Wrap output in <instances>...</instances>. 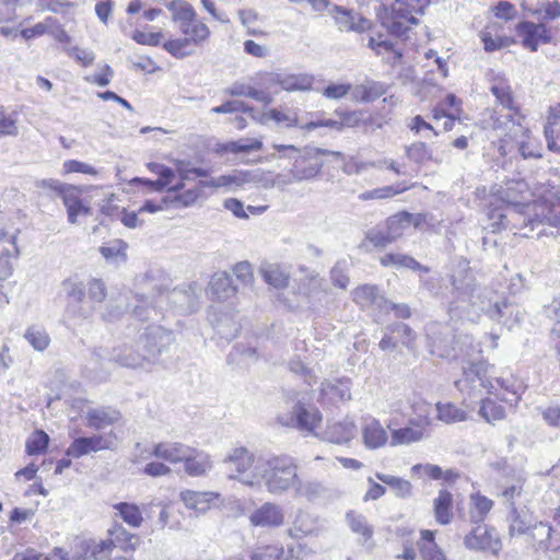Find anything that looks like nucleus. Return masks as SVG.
Listing matches in <instances>:
<instances>
[{"instance_id": "obj_1", "label": "nucleus", "mask_w": 560, "mask_h": 560, "mask_svg": "<svg viewBox=\"0 0 560 560\" xmlns=\"http://www.w3.org/2000/svg\"><path fill=\"white\" fill-rule=\"evenodd\" d=\"M298 470L296 460L282 454L259 458L254 466V476L262 481L269 493L282 495L293 489L299 477Z\"/></svg>"}, {"instance_id": "obj_2", "label": "nucleus", "mask_w": 560, "mask_h": 560, "mask_svg": "<svg viewBox=\"0 0 560 560\" xmlns=\"http://www.w3.org/2000/svg\"><path fill=\"white\" fill-rule=\"evenodd\" d=\"M430 0H395L389 10L385 8V14L381 16L382 25L388 33L396 37H402L409 31L411 24H417V14H422Z\"/></svg>"}, {"instance_id": "obj_3", "label": "nucleus", "mask_w": 560, "mask_h": 560, "mask_svg": "<svg viewBox=\"0 0 560 560\" xmlns=\"http://www.w3.org/2000/svg\"><path fill=\"white\" fill-rule=\"evenodd\" d=\"M476 278L468 267V262L458 264L457 268L450 276V289L447 290V312L451 317H464L466 312V303L471 294L476 291Z\"/></svg>"}, {"instance_id": "obj_4", "label": "nucleus", "mask_w": 560, "mask_h": 560, "mask_svg": "<svg viewBox=\"0 0 560 560\" xmlns=\"http://www.w3.org/2000/svg\"><path fill=\"white\" fill-rule=\"evenodd\" d=\"M165 5L172 13V20L178 23L182 34L185 35V38L194 42V45H199L209 38V27L197 20V13L191 4L185 0H172Z\"/></svg>"}, {"instance_id": "obj_5", "label": "nucleus", "mask_w": 560, "mask_h": 560, "mask_svg": "<svg viewBox=\"0 0 560 560\" xmlns=\"http://www.w3.org/2000/svg\"><path fill=\"white\" fill-rule=\"evenodd\" d=\"M323 155L342 159V153L339 151L304 147L293 156L294 162L290 170L291 179L288 183L315 178L324 166V162L320 159Z\"/></svg>"}, {"instance_id": "obj_6", "label": "nucleus", "mask_w": 560, "mask_h": 560, "mask_svg": "<svg viewBox=\"0 0 560 560\" xmlns=\"http://www.w3.org/2000/svg\"><path fill=\"white\" fill-rule=\"evenodd\" d=\"M429 347L432 354L448 360L464 358V342L457 339L454 329L448 325L432 324L428 329Z\"/></svg>"}, {"instance_id": "obj_7", "label": "nucleus", "mask_w": 560, "mask_h": 560, "mask_svg": "<svg viewBox=\"0 0 560 560\" xmlns=\"http://www.w3.org/2000/svg\"><path fill=\"white\" fill-rule=\"evenodd\" d=\"M106 295L105 283L101 279H91L88 282V293L83 291L73 302L65 304V317L68 319L90 318Z\"/></svg>"}, {"instance_id": "obj_8", "label": "nucleus", "mask_w": 560, "mask_h": 560, "mask_svg": "<svg viewBox=\"0 0 560 560\" xmlns=\"http://www.w3.org/2000/svg\"><path fill=\"white\" fill-rule=\"evenodd\" d=\"M174 341V335L161 326H148L139 336L138 348H142L148 364H154L158 358Z\"/></svg>"}, {"instance_id": "obj_9", "label": "nucleus", "mask_w": 560, "mask_h": 560, "mask_svg": "<svg viewBox=\"0 0 560 560\" xmlns=\"http://www.w3.org/2000/svg\"><path fill=\"white\" fill-rule=\"evenodd\" d=\"M546 225L555 228L560 225V197L555 201H547L535 207L534 217L524 218L522 229L529 228V232L537 230L536 236L548 234Z\"/></svg>"}, {"instance_id": "obj_10", "label": "nucleus", "mask_w": 560, "mask_h": 560, "mask_svg": "<svg viewBox=\"0 0 560 560\" xmlns=\"http://www.w3.org/2000/svg\"><path fill=\"white\" fill-rule=\"evenodd\" d=\"M514 31L523 48L530 52H536L540 44L547 45L552 42L549 27L540 21L522 20L515 25Z\"/></svg>"}, {"instance_id": "obj_11", "label": "nucleus", "mask_w": 560, "mask_h": 560, "mask_svg": "<svg viewBox=\"0 0 560 560\" xmlns=\"http://www.w3.org/2000/svg\"><path fill=\"white\" fill-rule=\"evenodd\" d=\"M114 438H116V435L113 432L107 435L92 434L91 436L75 438L66 450V455L73 458H81L91 453L112 450Z\"/></svg>"}, {"instance_id": "obj_12", "label": "nucleus", "mask_w": 560, "mask_h": 560, "mask_svg": "<svg viewBox=\"0 0 560 560\" xmlns=\"http://www.w3.org/2000/svg\"><path fill=\"white\" fill-rule=\"evenodd\" d=\"M501 298L502 296L492 289L477 288L466 303L464 317L470 318V312L468 310L470 307L475 314L483 313L491 319L493 315L498 314V310L495 308Z\"/></svg>"}, {"instance_id": "obj_13", "label": "nucleus", "mask_w": 560, "mask_h": 560, "mask_svg": "<svg viewBox=\"0 0 560 560\" xmlns=\"http://www.w3.org/2000/svg\"><path fill=\"white\" fill-rule=\"evenodd\" d=\"M464 544L466 548L471 550L497 551L500 541L494 529L488 528L483 524H479L466 535Z\"/></svg>"}, {"instance_id": "obj_14", "label": "nucleus", "mask_w": 560, "mask_h": 560, "mask_svg": "<svg viewBox=\"0 0 560 560\" xmlns=\"http://www.w3.org/2000/svg\"><path fill=\"white\" fill-rule=\"evenodd\" d=\"M294 497L304 499L310 503H318L331 498V490L320 480L305 479L298 477L293 487Z\"/></svg>"}, {"instance_id": "obj_15", "label": "nucleus", "mask_w": 560, "mask_h": 560, "mask_svg": "<svg viewBox=\"0 0 560 560\" xmlns=\"http://www.w3.org/2000/svg\"><path fill=\"white\" fill-rule=\"evenodd\" d=\"M110 360L121 366L130 369L144 368L149 365L145 354L142 352V348H138V340L135 341V343H126L115 347L110 353Z\"/></svg>"}, {"instance_id": "obj_16", "label": "nucleus", "mask_w": 560, "mask_h": 560, "mask_svg": "<svg viewBox=\"0 0 560 560\" xmlns=\"http://www.w3.org/2000/svg\"><path fill=\"white\" fill-rule=\"evenodd\" d=\"M282 509L272 502H266L249 516V522L256 527H279L283 524Z\"/></svg>"}, {"instance_id": "obj_17", "label": "nucleus", "mask_w": 560, "mask_h": 560, "mask_svg": "<svg viewBox=\"0 0 560 560\" xmlns=\"http://www.w3.org/2000/svg\"><path fill=\"white\" fill-rule=\"evenodd\" d=\"M36 186L55 191L62 199L67 210L78 206V203L82 201L79 197L80 190L75 186L61 183L58 179H42L36 183Z\"/></svg>"}, {"instance_id": "obj_18", "label": "nucleus", "mask_w": 560, "mask_h": 560, "mask_svg": "<svg viewBox=\"0 0 560 560\" xmlns=\"http://www.w3.org/2000/svg\"><path fill=\"white\" fill-rule=\"evenodd\" d=\"M121 419L119 410L112 407H98L88 410L85 415L86 427L96 431L114 425Z\"/></svg>"}, {"instance_id": "obj_19", "label": "nucleus", "mask_w": 560, "mask_h": 560, "mask_svg": "<svg viewBox=\"0 0 560 560\" xmlns=\"http://www.w3.org/2000/svg\"><path fill=\"white\" fill-rule=\"evenodd\" d=\"M191 447L179 442H161L153 446L151 455L177 464L190 456Z\"/></svg>"}, {"instance_id": "obj_20", "label": "nucleus", "mask_w": 560, "mask_h": 560, "mask_svg": "<svg viewBox=\"0 0 560 560\" xmlns=\"http://www.w3.org/2000/svg\"><path fill=\"white\" fill-rule=\"evenodd\" d=\"M353 301L362 308L376 307L383 310L386 307L388 300L381 293L377 285L363 284L355 288L352 292Z\"/></svg>"}, {"instance_id": "obj_21", "label": "nucleus", "mask_w": 560, "mask_h": 560, "mask_svg": "<svg viewBox=\"0 0 560 560\" xmlns=\"http://www.w3.org/2000/svg\"><path fill=\"white\" fill-rule=\"evenodd\" d=\"M237 292L233 279L226 271L215 272L209 283V294L212 300L224 302Z\"/></svg>"}, {"instance_id": "obj_22", "label": "nucleus", "mask_w": 560, "mask_h": 560, "mask_svg": "<svg viewBox=\"0 0 560 560\" xmlns=\"http://www.w3.org/2000/svg\"><path fill=\"white\" fill-rule=\"evenodd\" d=\"M335 20L340 31H353L362 33L370 28L371 22L355 13L341 7H335Z\"/></svg>"}, {"instance_id": "obj_23", "label": "nucleus", "mask_w": 560, "mask_h": 560, "mask_svg": "<svg viewBox=\"0 0 560 560\" xmlns=\"http://www.w3.org/2000/svg\"><path fill=\"white\" fill-rule=\"evenodd\" d=\"M355 435V425L352 421H337L327 424L322 439L334 444H346Z\"/></svg>"}, {"instance_id": "obj_24", "label": "nucleus", "mask_w": 560, "mask_h": 560, "mask_svg": "<svg viewBox=\"0 0 560 560\" xmlns=\"http://www.w3.org/2000/svg\"><path fill=\"white\" fill-rule=\"evenodd\" d=\"M0 244H8L0 249V280H4L12 275L10 257H18L20 252L16 235H8L3 230H0Z\"/></svg>"}, {"instance_id": "obj_25", "label": "nucleus", "mask_w": 560, "mask_h": 560, "mask_svg": "<svg viewBox=\"0 0 560 560\" xmlns=\"http://www.w3.org/2000/svg\"><path fill=\"white\" fill-rule=\"evenodd\" d=\"M368 47L376 52L378 56H383L384 60L390 65H396L401 58L402 52L396 48V44L385 38L382 34L370 36Z\"/></svg>"}, {"instance_id": "obj_26", "label": "nucleus", "mask_w": 560, "mask_h": 560, "mask_svg": "<svg viewBox=\"0 0 560 560\" xmlns=\"http://www.w3.org/2000/svg\"><path fill=\"white\" fill-rule=\"evenodd\" d=\"M292 413L300 430L313 432L322 421V413L316 407H306L301 402L293 407Z\"/></svg>"}, {"instance_id": "obj_27", "label": "nucleus", "mask_w": 560, "mask_h": 560, "mask_svg": "<svg viewBox=\"0 0 560 560\" xmlns=\"http://www.w3.org/2000/svg\"><path fill=\"white\" fill-rule=\"evenodd\" d=\"M410 423L416 425L417 428L405 427L393 431L392 444H410L422 440L423 432L421 428L429 425L430 420L427 417H424L418 420L411 419Z\"/></svg>"}, {"instance_id": "obj_28", "label": "nucleus", "mask_w": 560, "mask_h": 560, "mask_svg": "<svg viewBox=\"0 0 560 560\" xmlns=\"http://www.w3.org/2000/svg\"><path fill=\"white\" fill-rule=\"evenodd\" d=\"M486 370L482 361L468 362V365H463V378L456 382L459 389L464 386L471 384L474 388L487 387L488 381L485 377Z\"/></svg>"}, {"instance_id": "obj_29", "label": "nucleus", "mask_w": 560, "mask_h": 560, "mask_svg": "<svg viewBox=\"0 0 560 560\" xmlns=\"http://www.w3.org/2000/svg\"><path fill=\"white\" fill-rule=\"evenodd\" d=\"M218 497L214 492H199L185 490L180 492V500L187 509L205 513L210 509L211 502Z\"/></svg>"}, {"instance_id": "obj_30", "label": "nucleus", "mask_w": 560, "mask_h": 560, "mask_svg": "<svg viewBox=\"0 0 560 560\" xmlns=\"http://www.w3.org/2000/svg\"><path fill=\"white\" fill-rule=\"evenodd\" d=\"M495 310H498V314L493 315L491 319L508 327V329H512L514 325L523 319L520 307L509 303L505 298H501Z\"/></svg>"}, {"instance_id": "obj_31", "label": "nucleus", "mask_w": 560, "mask_h": 560, "mask_svg": "<svg viewBox=\"0 0 560 560\" xmlns=\"http://www.w3.org/2000/svg\"><path fill=\"white\" fill-rule=\"evenodd\" d=\"M380 262L384 267L406 268L413 271L429 272V267L422 266L413 257L400 253H387L380 258Z\"/></svg>"}, {"instance_id": "obj_32", "label": "nucleus", "mask_w": 560, "mask_h": 560, "mask_svg": "<svg viewBox=\"0 0 560 560\" xmlns=\"http://www.w3.org/2000/svg\"><path fill=\"white\" fill-rule=\"evenodd\" d=\"M184 463L185 471L194 477L206 475L212 467L210 456L203 451L195 448H191L190 456H187Z\"/></svg>"}, {"instance_id": "obj_33", "label": "nucleus", "mask_w": 560, "mask_h": 560, "mask_svg": "<svg viewBox=\"0 0 560 560\" xmlns=\"http://www.w3.org/2000/svg\"><path fill=\"white\" fill-rule=\"evenodd\" d=\"M508 522L510 535L521 536L528 533L533 524V516L524 509L517 510L516 506H512L508 514Z\"/></svg>"}, {"instance_id": "obj_34", "label": "nucleus", "mask_w": 560, "mask_h": 560, "mask_svg": "<svg viewBox=\"0 0 560 560\" xmlns=\"http://www.w3.org/2000/svg\"><path fill=\"white\" fill-rule=\"evenodd\" d=\"M110 540L108 541L112 546L118 547L124 551H133L139 545L140 538L136 534L129 533L121 525H114L108 530Z\"/></svg>"}, {"instance_id": "obj_35", "label": "nucleus", "mask_w": 560, "mask_h": 560, "mask_svg": "<svg viewBox=\"0 0 560 560\" xmlns=\"http://www.w3.org/2000/svg\"><path fill=\"white\" fill-rule=\"evenodd\" d=\"M260 273L265 282L276 289H283L289 284V273L278 264L261 265Z\"/></svg>"}, {"instance_id": "obj_36", "label": "nucleus", "mask_w": 560, "mask_h": 560, "mask_svg": "<svg viewBox=\"0 0 560 560\" xmlns=\"http://www.w3.org/2000/svg\"><path fill=\"white\" fill-rule=\"evenodd\" d=\"M387 432L376 420H372L365 424L363 429V441L369 448H378L387 442Z\"/></svg>"}, {"instance_id": "obj_37", "label": "nucleus", "mask_w": 560, "mask_h": 560, "mask_svg": "<svg viewBox=\"0 0 560 560\" xmlns=\"http://www.w3.org/2000/svg\"><path fill=\"white\" fill-rule=\"evenodd\" d=\"M453 495L447 490H440L438 498L434 499V515L435 520L446 525L453 517Z\"/></svg>"}, {"instance_id": "obj_38", "label": "nucleus", "mask_w": 560, "mask_h": 560, "mask_svg": "<svg viewBox=\"0 0 560 560\" xmlns=\"http://www.w3.org/2000/svg\"><path fill=\"white\" fill-rule=\"evenodd\" d=\"M384 225L387 229L390 238L396 242L398 238L402 236L405 231L410 226V212L400 211L390 217H388Z\"/></svg>"}, {"instance_id": "obj_39", "label": "nucleus", "mask_w": 560, "mask_h": 560, "mask_svg": "<svg viewBox=\"0 0 560 560\" xmlns=\"http://www.w3.org/2000/svg\"><path fill=\"white\" fill-rule=\"evenodd\" d=\"M490 92L495 96L499 104L511 112H516L514 98L511 86L506 80L499 78L494 79L490 86Z\"/></svg>"}, {"instance_id": "obj_40", "label": "nucleus", "mask_w": 560, "mask_h": 560, "mask_svg": "<svg viewBox=\"0 0 560 560\" xmlns=\"http://www.w3.org/2000/svg\"><path fill=\"white\" fill-rule=\"evenodd\" d=\"M313 85V77L308 74L280 73V89L288 92L308 91Z\"/></svg>"}, {"instance_id": "obj_41", "label": "nucleus", "mask_w": 560, "mask_h": 560, "mask_svg": "<svg viewBox=\"0 0 560 560\" xmlns=\"http://www.w3.org/2000/svg\"><path fill=\"white\" fill-rule=\"evenodd\" d=\"M551 532L552 527L548 523L535 522L527 534L530 536L537 550H549Z\"/></svg>"}, {"instance_id": "obj_42", "label": "nucleus", "mask_w": 560, "mask_h": 560, "mask_svg": "<svg viewBox=\"0 0 560 560\" xmlns=\"http://www.w3.org/2000/svg\"><path fill=\"white\" fill-rule=\"evenodd\" d=\"M113 508L114 510L117 511V514L121 517V520L129 526L135 528L141 526L143 517L137 504L129 502H119L114 504Z\"/></svg>"}, {"instance_id": "obj_43", "label": "nucleus", "mask_w": 560, "mask_h": 560, "mask_svg": "<svg viewBox=\"0 0 560 560\" xmlns=\"http://www.w3.org/2000/svg\"><path fill=\"white\" fill-rule=\"evenodd\" d=\"M497 383L500 388L503 390L502 394H499L498 397L509 402L510 405H516L521 400V396L523 393V386L521 383L513 378H497Z\"/></svg>"}, {"instance_id": "obj_44", "label": "nucleus", "mask_w": 560, "mask_h": 560, "mask_svg": "<svg viewBox=\"0 0 560 560\" xmlns=\"http://www.w3.org/2000/svg\"><path fill=\"white\" fill-rule=\"evenodd\" d=\"M83 291H88V284L78 276L68 277L60 284V295L63 296L65 304L73 302Z\"/></svg>"}, {"instance_id": "obj_45", "label": "nucleus", "mask_w": 560, "mask_h": 560, "mask_svg": "<svg viewBox=\"0 0 560 560\" xmlns=\"http://www.w3.org/2000/svg\"><path fill=\"white\" fill-rule=\"evenodd\" d=\"M224 462L233 465L237 474H243L253 466L254 456L246 447H236Z\"/></svg>"}, {"instance_id": "obj_46", "label": "nucleus", "mask_w": 560, "mask_h": 560, "mask_svg": "<svg viewBox=\"0 0 560 560\" xmlns=\"http://www.w3.org/2000/svg\"><path fill=\"white\" fill-rule=\"evenodd\" d=\"M347 523L350 529L362 537L363 541H368L373 536V527L368 523L366 517L358 514L354 511H349L346 514Z\"/></svg>"}, {"instance_id": "obj_47", "label": "nucleus", "mask_w": 560, "mask_h": 560, "mask_svg": "<svg viewBox=\"0 0 560 560\" xmlns=\"http://www.w3.org/2000/svg\"><path fill=\"white\" fill-rule=\"evenodd\" d=\"M408 187L402 183L387 185L372 190H366L359 195V199L363 201L372 199H388L406 191Z\"/></svg>"}, {"instance_id": "obj_48", "label": "nucleus", "mask_w": 560, "mask_h": 560, "mask_svg": "<svg viewBox=\"0 0 560 560\" xmlns=\"http://www.w3.org/2000/svg\"><path fill=\"white\" fill-rule=\"evenodd\" d=\"M24 338L36 351H44L50 343V337L44 327L38 325L30 326L24 334Z\"/></svg>"}, {"instance_id": "obj_49", "label": "nucleus", "mask_w": 560, "mask_h": 560, "mask_svg": "<svg viewBox=\"0 0 560 560\" xmlns=\"http://www.w3.org/2000/svg\"><path fill=\"white\" fill-rule=\"evenodd\" d=\"M376 478L385 485L389 486L395 491L397 497L408 498L411 495L412 487L408 480L382 472H377Z\"/></svg>"}, {"instance_id": "obj_50", "label": "nucleus", "mask_w": 560, "mask_h": 560, "mask_svg": "<svg viewBox=\"0 0 560 560\" xmlns=\"http://www.w3.org/2000/svg\"><path fill=\"white\" fill-rule=\"evenodd\" d=\"M438 419L445 423H454L464 421L466 419V412L456 407L452 402H438L436 404Z\"/></svg>"}, {"instance_id": "obj_51", "label": "nucleus", "mask_w": 560, "mask_h": 560, "mask_svg": "<svg viewBox=\"0 0 560 560\" xmlns=\"http://www.w3.org/2000/svg\"><path fill=\"white\" fill-rule=\"evenodd\" d=\"M386 330L394 335L397 342H400L405 347H411L415 339L416 332L413 329L404 323H393L386 326Z\"/></svg>"}, {"instance_id": "obj_52", "label": "nucleus", "mask_w": 560, "mask_h": 560, "mask_svg": "<svg viewBox=\"0 0 560 560\" xmlns=\"http://www.w3.org/2000/svg\"><path fill=\"white\" fill-rule=\"evenodd\" d=\"M194 45V42L182 37L176 39H168L163 44V48L173 57L183 59L192 54L189 47Z\"/></svg>"}, {"instance_id": "obj_53", "label": "nucleus", "mask_w": 560, "mask_h": 560, "mask_svg": "<svg viewBox=\"0 0 560 560\" xmlns=\"http://www.w3.org/2000/svg\"><path fill=\"white\" fill-rule=\"evenodd\" d=\"M471 503L470 518L474 523L482 522L493 505L490 499L481 494L471 495Z\"/></svg>"}, {"instance_id": "obj_54", "label": "nucleus", "mask_w": 560, "mask_h": 560, "mask_svg": "<svg viewBox=\"0 0 560 560\" xmlns=\"http://www.w3.org/2000/svg\"><path fill=\"white\" fill-rule=\"evenodd\" d=\"M479 415L489 423L502 420L505 417V409L489 398L482 399Z\"/></svg>"}, {"instance_id": "obj_55", "label": "nucleus", "mask_w": 560, "mask_h": 560, "mask_svg": "<svg viewBox=\"0 0 560 560\" xmlns=\"http://www.w3.org/2000/svg\"><path fill=\"white\" fill-rule=\"evenodd\" d=\"M211 112L214 114L248 113L253 119H256L254 107L243 101H225L221 105L213 107Z\"/></svg>"}, {"instance_id": "obj_56", "label": "nucleus", "mask_w": 560, "mask_h": 560, "mask_svg": "<svg viewBox=\"0 0 560 560\" xmlns=\"http://www.w3.org/2000/svg\"><path fill=\"white\" fill-rule=\"evenodd\" d=\"M406 154L409 160L417 164H424L433 160L431 150L421 141L413 142L409 147H406Z\"/></svg>"}, {"instance_id": "obj_57", "label": "nucleus", "mask_w": 560, "mask_h": 560, "mask_svg": "<svg viewBox=\"0 0 560 560\" xmlns=\"http://www.w3.org/2000/svg\"><path fill=\"white\" fill-rule=\"evenodd\" d=\"M357 91L360 93L361 101L366 103L380 98L386 92L384 84L376 81H368L365 84L358 86Z\"/></svg>"}, {"instance_id": "obj_58", "label": "nucleus", "mask_w": 560, "mask_h": 560, "mask_svg": "<svg viewBox=\"0 0 560 560\" xmlns=\"http://www.w3.org/2000/svg\"><path fill=\"white\" fill-rule=\"evenodd\" d=\"M126 249L127 244L124 241L115 240L107 245L101 246L100 253L107 261L117 260L118 258L126 260Z\"/></svg>"}, {"instance_id": "obj_59", "label": "nucleus", "mask_w": 560, "mask_h": 560, "mask_svg": "<svg viewBox=\"0 0 560 560\" xmlns=\"http://www.w3.org/2000/svg\"><path fill=\"white\" fill-rule=\"evenodd\" d=\"M365 240L369 241L375 247H385L394 243L384 224H378L370 229L365 233Z\"/></svg>"}, {"instance_id": "obj_60", "label": "nucleus", "mask_w": 560, "mask_h": 560, "mask_svg": "<svg viewBox=\"0 0 560 560\" xmlns=\"http://www.w3.org/2000/svg\"><path fill=\"white\" fill-rule=\"evenodd\" d=\"M481 40L483 43L485 50L488 52H493L516 44V39L514 37L499 36L493 38L489 33L482 34Z\"/></svg>"}, {"instance_id": "obj_61", "label": "nucleus", "mask_w": 560, "mask_h": 560, "mask_svg": "<svg viewBox=\"0 0 560 560\" xmlns=\"http://www.w3.org/2000/svg\"><path fill=\"white\" fill-rule=\"evenodd\" d=\"M237 358L244 363L255 362L258 359V353L254 347H248L244 343H236L228 355V361L231 362Z\"/></svg>"}, {"instance_id": "obj_62", "label": "nucleus", "mask_w": 560, "mask_h": 560, "mask_svg": "<svg viewBox=\"0 0 560 560\" xmlns=\"http://www.w3.org/2000/svg\"><path fill=\"white\" fill-rule=\"evenodd\" d=\"M266 117L275 120L279 125H284L287 128L291 127H300L298 114L294 112L283 113L277 108L269 109L266 114Z\"/></svg>"}, {"instance_id": "obj_63", "label": "nucleus", "mask_w": 560, "mask_h": 560, "mask_svg": "<svg viewBox=\"0 0 560 560\" xmlns=\"http://www.w3.org/2000/svg\"><path fill=\"white\" fill-rule=\"evenodd\" d=\"M441 278L435 276L420 277L421 287L427 290L430 295L440 298L444 303L447 299V290H443L441 287Z\"/></svg>"}, {"instance_id": "obj_64", "label": "nucleus", "mask_w": 560, "mask_h": 560, "mask_svg": "<svg viewBox=\"0 0 560 560\" xmlns=\"http://www.w3.org/2000/svg\"><path fill=\"white\" fill-rule=\"evenodd\" d=\"M109 551L110 544L107 540H102L88 546L83 560H105Z\"/></svg>"}]
</instances>
